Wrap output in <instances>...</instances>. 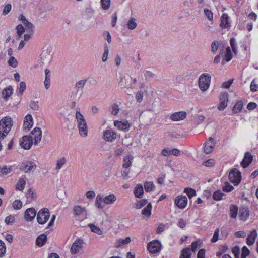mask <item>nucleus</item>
I'll return each mask as SVG.
<instances>
[{
	"label": "nucleus",
	"instance_id": "nucleus-51",
	"mask_svg": "<svg viewBox=\"0 0 258 258\" xmlns=\"http://www.w3.org/2000/svg\"><path fill=\"white\" fill-rule=\"evenodd\" d=\"M34 193L32 189H29L27 192L26 196L27 199V202H31L32 200L35 198Z\"/></svg>",
	"mask_w": 258,
	"mask_h": 258
},
{
	"label": "nucleus",
	"instance_id": "nucleus-1",
	"mask_svg": "<svg viewBox=\"0 0 258 258\" xmlns=\"http://www.w3.org/2000/svg\"><path fill=\"white\" fill-rule=\"evenodd\" d=\"M12 125V119L9 116L4 117L0 121V138L3 139L8 135Z\"/></svg>",
	"mask_w": 258,
	"mask_h": 258
},
{
	"label": "nucleus",
	"instance_id": "nucleus-15",
	"mask_svg": "<svg viewBox=\"0 0 258 258\" xmlns=\"http://www.w3.org/2000/svg\"><path fill=\"white\" fill-rule=\"evenodd\" d=\"M36 215V210L33 208H28L24 213V218L27 221H32Z\"/></svg>",
	"mask_w": 258,
	"mask_h": 258
},
{
	"label": "nucleus",
	"instance_id": "nucleus-6",
	"mask_svg": "<svg viewBox=\"0 0 258 258\" xmlns=\"http://www.w3.org/2000/svg\"><path fill=\"white\" fill-rule=\"evenodd\" d=\"M74 215L75 217L86 219L87 218V212L85 207L79 205L75 206L73 208Z\"/></svg>",
	"mask_w": 258,
	"mask_h": 258
},
{
	"label": "nucleus",
	"instance_id": "nucleus-43",
	"mask_svg": "<svg viewBox=\"0 0 258 258\" xmlns=\"http://www.w3.org/2000/svg\"><path fill=\"white\" fill-rule=\"evenodd\" d=\"M89 227H90L91 231L94 232L98 235H102L103 232L98 227L96 226L93 224H89Z\"/></svg>",
	"mask_w": 258,
	"mask_h": 258
},
{
	"label": "nucleus",
	"instance_id": "nucleus-18",
	"mask_svg": "<svg viewBox=\"0 0 258 258\" xmlns=\"http://www.w3.org/2000/svg\"><path fill=\"white\" fill-rule=\"evenodd\" d=\"M214 145L215 144L213 139L212 137H210L208 141L206 142L205 143V146L204 148L205 153L206 154L210 153L212 151Z\"/></svg>",
	"mask_w": 258,
	"mask_h": 258
},
{
	"label": "nucleus",
	"instance_id": "nucleus-4",
	"mask_svg": "<svg viewBox=\"0 0 258 258\" xmlns=\"http://www.w3.org/2000/svg\"><path fill=\"white\" fill-rule=\"evenodd\" d=\"M50 217V212L47 208H44L41 209L37 213L36 219L40 224H45Z\"/></svg>",
	"mask_w": 258,
	"mask_h": 258
},
{
	"label": "nucleus",
	"instance_id": "nucleus-20",
	"mask_svg": "<svg viewBox=\"0 0 258 258\" xmlns=\"http://www.w3.org/2000/svg\"><path fill=\"white\" fill-rule=\"evenodd\" d=\"M75 118L77 121V126H84L87 125L85 119L82 113L79 111H76Z\"/></svg>",
	"mask_w": 258,
	"mask_h": 258
},
{
	"label": "nucleus",
	"instance_id": "nucleus-35",
	"mask_svg": "<svg viewBox=\"0 0 258 258\" xmlns=\"http://www.w3.org/2000/svg\"><path fill=\"white\" fill-rule=\"evenodd\" d=\"M67 162L66 158L62 157L56 160L55 169L56 170L60 169Z\"/></svg>",
	"mask_w": 258,
	"mask_h": 258
},
{
	"label": "nucleus",
	"instance_id": "nucleus-13",
	"mask_svg": "<svg viewBox=\"0 0 258 258\" xmlns=\"http://www.w3.org/2000/svg\"><path fill=\"white\" fill-rule=\"evenodd\" d=\"M132 78L128 76H123L120 78L119 82V85L124 88L132 87Z\"/></svg>",
	"mask_w": 258,
	"mask_h": 258
},
{
	"label": "nucleus",
	"instance_id": "nucleus-25",
	"mask_svg": "<svg viewBox=\"0 0 258 258\" xmlns=\"http://www.w3.org/2000/svg\"><path fill=\"white\" fill-rule=\"evenodd\" d=\"M103 202L107 205L113 204L116 200V197L114 194H110L104 197L102 195Z\"/></svg>",
	"mask_w": 258,
	"mask_h": 258
},
{
	"label": "nucleus",
	"instance_id": "nucleus-62",
	"mask_svg": "<svg viewBox=\"0 0 258 258\" xmlns=\"http://www.w3.org/2000/svg\"><path fill=\"white\" fill-rule=\"evenodd\" d=\"M249 249L246 246H244L242 249L241 258H245L246 256L249 255Z\"/></svg>",
	"mask_w": 258,
	"mask_h": 258
},
{
	"label": "nucleus",
	"instance_id": "nucleus-34",
	"mask_svg": "<svg viewBox=\"0 0 258 258\" xmlns=\"http://www.w3.org/2000/svg\"><path fill=\"white\" fill-rule=\"evenodd\" d=\"M26 184V180L23 178H20L16 184V189L23 191Z\"/></svg>",
	"mask_w": 258,
	"mask_h": 258
},
{
	"label": "nucleus",
	"instance_id": "nucleus-10",
	"mask_svg": "<svg viewBox=\"0 0 258 258\" xmlns=\"http://www.w3.org/2000/svg\"><path fill=\"white\" fill-rule=\"evenodd\" d=\"M174 202L179 208L182 209L186 207L187 203V198L185 196L179 195L175 198Z\"/></svg>",
	"mask_w": 258,
	"mask_h": 258
},
{
	"label": "nucleus",
	"instance_id": "nucleus-23",
	"mask_svg": "<svg viewBox=\"0 0 258 258\" xmlns=\"http://www.w3.org/2000/svg\"><path fill=\"white\" fill-rule=\"evenodd\" d=\"M257 236V233L255 230H253L250 233V234L248 235L246 243L248 245H252L255 242V239Z\"/></svg>",
	"mask_w": 258,
	"mask_h": 258
},
{
	"label": "nucleus",
	"instance_id": "nucleus-64",
	"mask_svg": "<svg viewBox=\"0 0 258 258\" xmlns=\"http://www.w3.org/2000/svg\"><path fill=\"white\" fill-rule=\"evenodd\" d=\"M233 254L234 255L235 258L239 257L240 249L238 247H234L232 250Z\"/></svg>",
	"mask_w": 258,
	"mask_h": 258
},
{
	"label": "nucleus",
	"instance_id": "nucleus-63",
	"mask_svg": "<svg viewBox=\"0 0 258 258\" xmlns=\"http://www.w3.org/2000/svg\"><path fill=\"white\" fill-rule=\"evenodd\" d=\"M203 164L205 166L211 167L215 165V161L213 159H209L204 162Z\"/></svg>",
	"mask_w": 258,
	"mask_h": 258
},
{
	"label": "nucleus",
	"instance_id": "nucleus-49",
	"mask_svg": "<svg viewBox=\"0 0 258 258\" xmlns=\"http://www.w3.org/2000/svg\"><path fill=\"white\" fill-rule=\"evenodd\" d=\"M6 247L5 243L0 240V257H3L6 253Z\"/></svg>",
	"mask_w": 258,
	"mask_h": 258
},
{
	"label": "nucleus",
	"instance_id": "nucleus-2",
	"mask_svg": "<svg viewBox=\"0 0 258 258\" xmlns=\"http://www.w3.org/2000/svg\"><path fill=\"white\" fill-rule=\"evenodd\" d=\"M52 49L51 47L44 48L40 55V63L42 65L49 64L52 60Z\"/></svg>",
	"mask_w": 258,
	"mask_h": 258
},
{
	"label": "nucleus",
	"instance_id": "nucleus-42",
	"mask_svg": "<svg viewBox=\"0 0 258 258\" xmlns=\"http://www.w3.org/2000/svg\"><path fill=\"white\" fill-rule=\"evenodd\" d=\"M180 258H191V253L190 248H184L181 251V253Z\"/></svg>",
	"mask_w": 258,
	"mask_h": 258
},
{
	"label": "nucleus",
	"instance_id": "nucleus-12",
	"mask_svg": "<svg viewBox=\"0 0 258 258\" xmlns=\"http://www.w3.org/2000/svg\"><path fill=\"white\" fill-rule=\"evenodd\" d=\"M33 144V141L29 136H24L20 141V145L24 149H29Z\"/></svg>",
	"mask_w": 258,
	"mask_h": 258
},
{
	"label": "nucleus",
	"instance_id": "nucleus-46",
	"mask_svg": "<svg viewBox=\"0 0 258 258\" xmlns=\"http://www.w3.org/2000/svg\"><path fill=\"white\" fill-rule=\"evenodd\" d=\"M23 24L25 26L26 29L28 31V32H30L31 34L33 33L34 27L31 22L27 20L24 22Z\"/></svg>",
	"mask_w": 258,
	"mask_h": 258
},
{
	"label": "nucleus",
	"instance_id": "nucleus-41",
	"mask_svg": "<svg viewBox=\"0 0 258 258\" xmlns=\"http://www.w3.org/2000/svg\"><path fill=\"white\" fill-rule=\"evenodd\" d=\"M243 108V103L241 101L237 102L232 108L234 113H237L241 111Z\"/></svg>",
	"mask_w": 258,
	"mask_h": 258
},
{
	"label": "nucleus",
	"instance_id": "nucleus-21",
	"mask_svg": "<svg viewBox=\"0 0 258 258\" xmlns=\"http://www.w3.org/2000/svg\"><path fill=\"white\" fill-rule=\"evenodd\" d=\"M252 156L250 153L248 152L246 153L243 160L241 162V166L244 168L247 167L252 162Z\"/></svg>",
	"mask_w": 258,
	"mask_h": 258
},
{
	"label": "nucleus",
	"instance_id": "nucleus-17",
	"mask_svg": "<svg viewBox=\"0 0 258 258\" xmlns=\"http://www.w3.org/2000/svg\"><path fill=\"white\" fill-rule=\"evenodd\" d=\"M115 126L117 127L119 130L127 132L130 127V123L127 121H115L114 122Z\"/></svg>",
	"mask_w": 258,
	"mask_h": 258
},
{
	"label": "nucleus",
	"instance_id": "nucleus-31",
	"mask_svg": "<svg viewBox=\"0 0 258 258\" xmlns=\"http://www.w3.org/2000/svg\"><path fill=\"white\" fill-rule=\"evenodd\" d=\"M143 187L146 192H151L155 188V186L152 182L147 181L144 183Z\"/></svg>",
	"mask_w": 258,
	"mask_h": 258
},
{
	"label": "nucleus",
	"instance_id": "nucleus-29",
	"mask_svg": "<svg viewBox=\"0 0 258 258\" xmlns=\"http://www.w3.org/2000/svg\"><path fill=\"white\" fill-rule=\"evenodd\" d=\"M79 133L81 137L83 138L87 137L88 136V128L87 125L78 127Z\"/></svg>",
	"mask_w": 258,
	"mask_h": 258
},
{
	"label": "nucleus",
	"instance_id": "nucleus-47",
	"mask_svg": "<svg viewBox=\"0 0 258 258\" xmlns=\"http://www.w3.org/2000/svg\"><path fill=\"white\" fill-rule=\"evenodd\" d=\"M101 7L103 10H108L110 6V0H101Z\"/></svg>",
	"mask_w": 258,
	"mask_h": 258
},
{
	"label": "nucleus",
	"instance_id": "nucleus-14",
	"mask_svg": "<svg viewBox=\"0 0 258 258\" xmlns=\"http://www.w3.org/2000/svg\"><path fill=\"white\" fill-rule=\"evenodd\" d=\"M83 242L81 240H77L74 241L71 247V252L73 254L79 252L82 249Z\"/></svg>",
	"mask_w": 258,
	"mask_h": 258
},
{
	"label": "nucleus",
	"instance_id": "nucleus-27",
	"mask_svg": "<svg viewBox=\"0 0 258 258\" xmlns=\"http://www.w3.org/2000/svg\"><path fill=\"white\" fill-rule=\"evenodd\" d=\"M249 215V211L247 208L243 207L240 209L239 217L243 221L246 220Z\"/></svg>",
	"mask_w": 258,
	"mask_h": 258
},
{
	"label": "nucleus",
	"instance_id": "nucleus-48",
	"mask_svg": "<svg viewBox=\"0 0 258 258\" xmlns=\"http://www.w3.org/2000/svg\"><path fill=\"white\" fill-rule=\"evenodd\" d=\"M17 34L18 36V39L21 37L22 34L24 33L25 30L23 26L21 24H19L16 27Z\"/></svg>",
	"mask_w": 258,
	"mask_h": 258
},
{
	"label": "nucleus",
	"instance_id": "nucleus-56",
	"mask_svg": "<svg viewBox=\"0 0 258 258\" xmlns=\"http://www.w3.org/2000/svg\"><path fill=\"white\" fill-rule=\"evenodd\" d=\"M233 187L228 182H225L223 186V190L225 192H230L233 189Z\"/></svg>",
	"mask_w": 258,
	"mask_h": 258
},
{
	"label": "nucleus",
	"instance_id": "nucleus-59",
	"mask_svg": "<svg viewBox=\"0 0 258 258\" xmlns=\"http://www.w3.org/2000/svg\"><path fill=\"white\" fill-rule=\"evenodd\" d=\"M15 221V217L13 215H10L6 217L5 222L7 225L12 224Z\"/></svg>",
	"mask_w": 258,
	"mask_h": 258
},
{
	"label": "nucleus",
	"instance_id": "nucleus-53",
	"mask_svg": "<svg viewBox=\"0 0 258 258\" xmlns=\"http://www.w3.org/2000/svg\"><path fill=\"white\" fill-rule=\"evenodd\" d=\"M220 101L228 102V93L226 92H222L220 96Z\"/></svg>",
	"mask_w": 258,
	"mask_h": 258
},
{
	"label": "nucleus",
	"instance_id": "nucleus-26",
	"mask_svg": "<svg viewBox=\"0 0 258 258\" xmlns=\"http://www.w3.org/2000/svg\"><path fill=\"white\" fill-rule=\"evenodd\" d=\"M143 186L140 184H137L134 190V194L136 197L141 198L144 194Z\"/></svg>",
	"mask_w": 258,
	"mask_h": 258
},
{
	"label": "nucleus",
	"instance_id": "nucleus-45",
	"mask_svg": "<svg viewBox=\"0 0 258 258\" xmlns=\"http://www.w3.org/2000/svg\"><path fill=\"white\" fill-rule=\"evenodd\" d=\"M184 192L187 194L189 199H191L196 195V190L191 188H185Z\"/></svg>",
	"mask_w": 258,
	"mask_h": 258
},
{
	"label": "nucleus",
	"instance_id": "nucleus-16",
	"mask_svg": "<svg viewBox=\"0 0 258 258\" xmlns=\"http://www.w3.org/2000/svg\"><path fill=\"white\" fill-rule=\"evenodd\" d=\"M186 113L184 111H180L173 113L170 116V119L173 121L183 120L186 117Z\"/></svg>",
	"mask_w": 258,
	"mask_h": 258
},
{
	"label": "nucleus",
	"instance_id": "nucleus-37",
	"mask_svg": "<svg viewBox=\"0 0 258 258\" xmlns=\"http://www.w3.org/2000/svg\"><path fill=\"white\" fill-rule=\"evenodd\" d=\"M230 215L232 218H236L238 213V207L233 205L230 206Z\"/></svg>",
	"mask_w": 258,
	"mask_h": 258
},
{
	"label": "nucleus",
	"instance_id": "nucleus-33",
	"mask_svg": "<svg viewBox=\"0 0 258 258\" xmlns=\"http://www.w3.org/2000/svg\"><path fill=\"white\" fill-rule=\"evenodd\" d=\"M127 28L130 30L135 29L137 26V20L134 18H131L127 22Z\"/></svg>",
	"mask_w": 258,
	"mask_h": 258
},
{
	"label": "nucleus",
	"instance_id": "nucleus-30",
	"mask_svg": "<svg viewBox=\"0 0 258 258\" xmlns=\"http://www.w3.org/2000/svg\"><path fill=\"white\" fill-rule=\"evenodd\" d=\"M152 205L150 203H148L147 206L142 210V214L146 217H149L151 214Z\"/></svg>",
	"mask_w": 258,
	"mask_h": 258
},
{
	"label": "nucleus",
	"instance_id": "nucleus-44",
	"mask_svg": "<svg viewBox=\"0 0 258 258\" xmlns=\"http://www.w3.org/2000/svg\"><path fill=\"white\" fill-rule=\"evenodd\" d=\"M12 170V166H4L3 168H0V172L2 175H6L10 173Z\"/></svg>",
	"mask_w": 258,
	"mask_h": 258
},
{
	"label": "nucleus",
	"instance_id": "nucleus-60",
	"mask_svg": "<svg viewBox=\"0 0 258 258\" xmlns=\"http://www.w3.org/2000/svg\"><path fill=\"white\" fill-rule=\"evenodd\" d=\"M219 231L220 230L219 228H217L215 230L213 238L211 240V242L215 243L218 240Z\"/></svg>",
	"mask_w": 258,
	"mask_h": 258
},
{
	"label": "nucleus",
	"instance_id": "nucleus-58",
	"mask_svg": "<svg viewBox=\"0 0 258 258\" xmlns=\"http://www.w3.org/2000/svg\"><path fill=\"white\" fill-rule=\"evenodd\" d=\"M204 14H205V15L207 16V18L209 20L211 21L213 20V14L211 10H210L208 9H204Z\"/></svg>",
	"mask_w": 258,
	"mask_h": 258
},
{
	"label": "nucleus",
	"instance_id": "nucleus-32",
	"mask_svg": "<svg viewBox=\"0 0 258 258\" xmlns=\"http://www.w3.org/2000/svg\"><path fill=\"white\" fill-rule=\"evenodd\" d=\"M131 241V239L129 237H126L125 239H119L117 240L116 243V247L117 248L120 247L123 245L128 244Z\"/></svg>",
	"mask_w": 258,
	"mask_h": 258
},
{
	"label": "nucleus",
	"instance_id": "nucleus-8",
	"mask_svg": "<svg viewBox=\"0 0 258 258\" xmlns=\"http://www.w3.org/2000/svg\"><path fill=\"white\" fill-rule=\"evenodd\" d=\"M36 168V165L34 162L27 161L22 164L20 169L25 173H30L34 172Z\"/></svg>",
	"mask_w": 258,
	"mask_h": 258
},
{
	"label": "nucleus",
	"instance_id": "nucleus-55",
	"mask_svg": "<svg viewBox=\"0 0 258 258\" xmlns=\"http://www.w3.org/2000/svg\"><path fill=\"white\" fill-rule=\"evenodd\" d=\"M109 53V48L108 45H105L104 47V51L102 56V61L105 62L108 58V55Z\"/></svg>",
	"mask_w": 258,
	"mask_h": 258
},
{
	"label": "nucleus",
	"instance_id": "nucleus-5",
	"mask_svg": "<svg viewBox=\"0 0 258 258\" xmlns=\"http://www.w3.org/2000/svg\"><path fill=\"white\" fill-rule=\"evenodd\" d=\"M230 181L235 185L238 184L241 181V175L240 172L237 169H232L229 174Z\"/></svg>",
	"mask_w": 258,
	"mask_h": 258
},
{
	"label": "nucleus",
	"instance_id": "nucleus-28",
	"mask_svg": "<svg viewBox=\"0 0 258 258\" xmlns=\"http://www.w3.org/2000/svg\"><path fill=\"white\" fill-rule=\"evenodd\" d=\"M47 236L45 234H41L37 237L36 240V244L39 246H42L46 242Z\"/></svg>",
	"mask_w": 258,
	"mask_h": 258
},
{
	"label": "nucleus",
	"instance_id": "nucleus-38",
	"mask_svg": "<svg viewBox=\"0 0 258 258\" xmlns=\"http://www.w3.org/2000/svg\"><path fill=\"white\" fill-rule=\"evenodd\" d=\"M103 202L102 195L99 194L96 198L95 205L99 209H102L104 205L102 204Z\"/></svg>",
	"mask_w": 258,
	"mask_h": 258
},
{
	"label": "nucleus",
	"instance_id": "nucleus-50",
	"mask_svg": "<svg viewBox=\"0 0 258 258\" xmlns=\"http://www.w3.org/2000/svg\"><path fill=\"white\" fill-rule=\"evenodd\" d=\"M223 195V194L222 193V192L218 190L214 192L213 195V198L215 200H221L222 199Z\"/></svg>",
	"mask_w": 258,
	"mask_h": 258
},
{
	"label": "nucleus",
	"instance_id": "nucleus-36",
	"mask_svg": "<svg viewBox=\"0 0 258 258\" xmlns=\"http://www.w3.org/2000/svg\"><path fill=\"white\" fill-rule=\"evenodd\" d=\"M12 88L11 87L4 89L2 93L3 97L5 99H7L12 94Z\"/></svg>",
	"mask_w": 258,
	"mask_h": 258
},
{
	"label": "nucleus",
	"instance_id": "nucleus-39",
	"mask_svg": "<svg viewBox=\"0 0 258 258\" xmlns=\"http://www.w3.org/2000/svg\"><path fill=\"white\" fill-rule=\"evenodd\" d=\"M226 53L224 55V59L223 60L222 63H224V60H225L226 62L229 61L232 58V54L231 51L230 47H227L226 49Z\"/></svg>",
	"mask_w": 258,
	"mask_h": 258
},
{
	"label": "nucleus",
	"instance_id": "nucleus-11",
	"mask_svg": "<svg viewBox=\"0 0 258 258\" xmlns=\"http://www.w3.org/2000/svg\"><path fill=\"white\" fill-rule=\"evenodd\" d=\"M161 246V245L158 241H153L148 244V250L150 253H156L160 251Z\"/></svg>",
	"mask_w": 258,
	"mask_h": 258
},
{
	"label": "nucleus",
	"instance_id": "nucleus-9",
	"mask_svg": "<svg viewBox=\"0 0 258 258\" xmlns=\"http://www.w3.org/2000/svg\"><path fill=\"white\" fill-rule=\"evenodd\" d=\"M116 132L111 130H106L104 132L103 138L107 142H111L116 139Z\"/></svg>",
	"mask_w": 258,
	"mask_h": 258
},
{
	"label": "nucleus",
	"instance_id": "nucleus-7",
	"mask_svg": "<svg viewBox=\"0 0 258 258\" xmlns=\"http://www.w3.org/2000/svg\"><path fill=\"white\" fill-rule=\"evenodd\" d=\"M31 135L29 136L32 141L34 140V144L37 145L41 141L42 138V131L41 128L38 127H35L31 132Z\"/></svg>",
	"mask_w": 258,
	"mask_h": 258
},
{
	"label": "nucleus",
	"instance_id": "nucleus-52",
	"mask_svg": "<svg viewBox=\"0 0 258 258\" xmlns=\"http://www.w3.org/2000/svg\"><path fill=\"white\" fill-rule=\"evenodd\" d=\"M147 203L148 201L146 199H142L139 200L136 203V208L137 209H140L147 204Z\"/></svg>",
	"mask_w": 258,
	"mask_h": 258
},
{
	"label": "nucleus",
	"instance_id": "nucleus-61",
	"mask_svg": "<svg viewBox=\"0 0 258 258\" xmlns=\"http://www.w3.org/2000/svg\"><path fill=\"white\" fill-rule=\"evenodd\" d=\"M230 45L231 46V48H232L233 53L234 54H236L237 51V48H236V44H235V40L234 38H232L230 39Z\"/></svg>",
	"mask_w": 258,
	"mask_h": 258
},
{
	"label": "nucleus",
	"instance_id": "nucleus-24",
	"mask_svg": "<svg viewBox=\"0 0 258 258\" xmlns=\"http://www.w3.org/2000/svg\"><path fill=\"white\" fill-rule=\"evenodd\" d=\"M133 158L134 157L130 155L125 156L123 160L122 167L125 169L130 167L132 165Z\"/></svg>",
	"mask_w": 258,
	"mask_h": 258
},
{
	"label": "nucleus",
	"instance_id": "nucleus-3",
	"mask_svg": "<svg viewBox=\"0 0 258 258\" xmlns=\"http://www.w3.org/2000/svg\"><path fill=\"white\" fill-rule=\"evenodd\" d=\"M211 81V76L207 73L202 74L199 78V86L203 91H206L209 87Z\"/></svg>",
	"mask_w": 258,
	"mask_h": 258
},
{
	"label": "nucleus",
	"instance_id": "nucleus-57",
	"mask_svg": "<svg viewBox=\"0 0 258 258\" xmlns=\"http://www.w3.org/2000/svg\"><path fill=\"white\" fill-rule=\"evenodd\" d=\"M12 205L14 209L19 210L22 207V203L21 201L17 200L13 202Z\"/></svg>",
	"mask_w": 258,
	"mask_h": 258
},
{
	"label": "nucleus",
	"instance_id": "nucleus-22",
	"mask_svg": "<svg viewBox=\"0 0 258 258\" xmlns=\"http://www.w3.org/2000/svg\"><path fill=\"white\" fill-rule=\"evenodd\" d=\"M229 17L227 14L224 13L221 17L220 20V26L222 28H226L230 26L229 23Z\"/></svg>",
	"mask_w": 258,
	"mask_h": 258
},
{
	"label": "nucleus",
	"instance_id": "nucleus-40",
	"mask_svg": "<svg viewBox=\"0 0 258 258\" xmlns=\"http://www.w3.org/2000/svg\"><path fill=\"white\" fill-rule=\"evenodd\" d=\"M120 108L117 104H112L109 109V111L113 115H117L119 111Z\"/></svg>",
	"mask_w": 258,
	"mask_h": 258
},
{
	"label": "nucleus",
	"instance_id": "nucleus-19",
	"mask_svg": "<svg viewBox=\"0 0 258 258\" xmlns=\"http://www.w3.org/2000/svg\"><path fill=\"white\" fill-rule=\"evenodd\" d=\"M33 125V118L30 114H27L24 120L23 127L25 130H30Z\"/></svg>",
	"mask_w": 258,
	"mask_h": 258
},
{
	"label": "nucleus",
	"instance_id": "nucleus-54",
	"mask_svg": "<svg viewBox=\"0 0 258 258\" xmlns=\"http://www.w3.org/2000/svg\"><path fill=\"white\" fill-rule=\"evenodd\" d=\"M8 64L13 68H16L17 66L18 62L14 56H11L8 60Z\"/></svg>",
	"mask_w": 258,
	"mask_h": 258
}]
</instances>
